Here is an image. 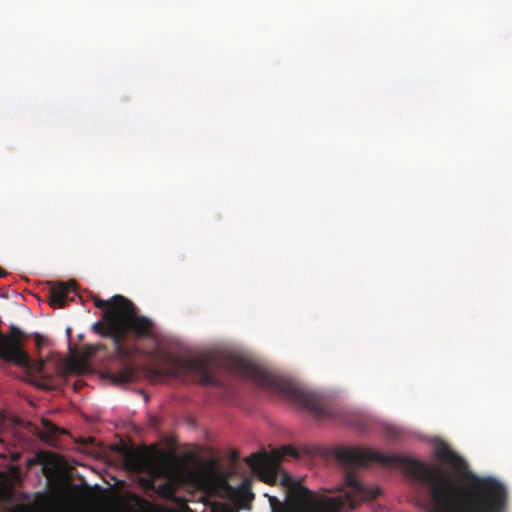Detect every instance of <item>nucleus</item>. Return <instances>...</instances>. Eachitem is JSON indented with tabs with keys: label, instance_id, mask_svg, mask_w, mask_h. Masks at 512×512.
<instances>
[{
	"label": "nucleus",
	"instance_id": "20e7f679",
	"mask_svg": "<svg viewBox=\"0 0 512 512\" xmlns=\"http://www.w3.org/2000/svg\"><path fill=\"white\" fill-rule=\"evenodd\" d=\"M12 336L0 332V357L8 362H13L22 367L29 375L46 380L52 377L43 359L31 360L29 355L22 349L20 338L24 332L16 325H10Z\"/></svg>",
	"mask_w": 512,
	"mask_h": 512
},
{
	"label": "nucleus",
	"instance_id": "0eeeda50",
	"mask_svg": "<svg viewBox=\"0 0 512 512\" xmlns=\"http://www.w3.org/2000/svg\"><path fill=\"white\" fill-rule=\"evenodd\" d=\"M382 432L387 439L390 440H403L406 436V430L400 426L389 422H383Z\"/></svg>",
	"mask_w": 512,
	"mask_h": 512
},
{
	"label": "nucleus",
	"instance_id": "39448f33",
	"mask_svg": "<svg viewBox=\"0 0 512 512\" xmlns=\"http://www.w3.org/2000/svg\"><path fill=\"white\" fill-rule=\"evenodd\" d=\"M70 292H73L76 294L74 290V283H63V282H57L55 283L49 293V299L50 303L53 307H63L65 304V301L68 298V294Z\"/></svg>",
	"mask_w": 512,
	"mask_h": 512
},
{
	"label": "nucleus",
	"instance_id": "f8f14e48",
	"mask_svg": "<svg viewBox=\"0 0 512 512\" xmlns=\"http://www.w3.org/2000/svg\"><path fill=\"white\" fill-rule=\"evenodd\" d=\"M100 324H101V322H100V321H97V322L93 323V325H92V330H93V331L98 332V331H99V325H100Z\"/></svg>",
	"mask_w": 512,
	"mask_h": 512
},
{
	"label": "nucleus",
	"instance_id": "9b49d317",
	"mask_svg": "<svg viewBox=\"0 0 512 512\" xmlns=\"http://www.w3.org/2000/svg\"><path fill=\"white\" fill-rule=\"evenodd\" d=\"M208 512H234L229 507L225 505H214L212 506Z\"/></svg>",
	"mask_w": 512,
	"mask_h": 512
},
{
	"label": "nucleus",
	"instance_id": "1a4fd4ad",
	"mask_svg": "<svg viewBox=\"0 0 512 512\" xmlns=\"http://www.w3.org/2000/svg\"><path fill=\"white\" fill-rule=\"evenodd\" d=\"M112 338H113L115 348L121 356H123V357L128 356L131 353L130 349L125 347L124 338L121 333H117V334L113 335Z\"/></svg>",
	"mask_w": 512,
	"mask_h": 512
},
{
	"label": "nucleus",
	"instance_id": "2eb2a0df",
	"mask_svg": "<svg viewBox=\"0 0 512 512\" xmlns=\"http://www.w3.org/2000/svg\"><path fill=\"white\" fill-rule=\"evenodd\" d=\"M238 458V455L236 453H233V459L236 461Z\"/></svg>",
	"mask_w": 512,
	"mask_h": 512
},
{
	"label": "nucleus",
	"instance_id": "7ed1b4c3",
	"mask_svg": "<svg viewBox=\"0 0 512 512\" xmlns=\"http://www.w3.org/2000/svg\"><path fill=\"white\" fill-rule=\"evenodd\" d=\"M222 357L232 374L245 378L268 392L283 396L317 418L337 417L336 411L331 406L330 391L308 387L231 348L225 349Z\"/></svg>",
	"mask_w": 512,
	"mask_h": 512
},
{
	"label": "nucleus",
	"instance_id": "4468645a",
	"mask_svg": "<svg viewBox=\"0 0 512 512\" xmlns=\"http://www.w3.org/2000/svg\"><path fill=\"white\" fill-rule=\"evenodd\" d=\"M70 331H71V330H70V328L68 327V328L66 329V333H67L68 337L70 336Z\"/></svg>",
	"mask_w": 512,
	"mask_h": 512
},
{
	"label": "nucleus",
	"instance_id": "dca6fc26",
	"mask_svg": "<svg viewBox=\"0 0 512 512\" xmlns=\"http://www.w3.org/2000/svg\"><path fill=\"white\" fill-rule=\"evenodd\" d=\"M0 298H6V295L3 293H0Z\"/></svg>",
	"mask_w": 512,
	"mask_h": 512
},
{
	"label": "nucleus",
	"instance_id": "9d476101",
	"mask_svg": "<svg viewBox=\"0 0 512 512\" xmlns=\"http://www.w3.org/2000/svg\"><path fill=\"white\" fill-rule=\"evenodd\" d=\"M132 378V373L129 371L120 372L113 376L115 383H127Z\"/></svg>",
	"mask_w": 512,
	"mask_h": 512
},
{
	"label": "nucleus",
	"instance_id": "423d86ee",
	"mask_svg": "<svg viewBox=\"0 0 512 512\" xmlns=\"http://www.w3.org/2000/svg\"><path fill=\"white\" fill-rule=\"evenodd\" d=\"M125 464L133 472H145L149 469L147 456L140 451H129L125 455Z\"/></svg>",
	"mask_w": 512,
	"mask_h": 512
},
{
	"label": "nucleus",
	"instance_id": "6e6552de",
	"mask_svg": "<svg viewBox=\"0 0 512 512\" xmlns=\"http://www.w3.org/2000/svg\"><path fill=\"white\" fill-rule=\"evenodd\" d=\"M236 493L245 501H250L253 498V493L250 489V480L245 478L236 488Z\"/></svg>",
	"mask_w": 512,
	"mask_h": 512
},
{
	"label": "nucleus",
	"instance_id": "f03ea898",
	"mask_svg": "<svg viewBox=\"0 0 512 512\" xmlns=\"http://www.w3.org/2000/svg\"><path fill=\"white\" fill-rule=\"evenodd\" d=\"M119 303L123 313L127 314V326L134 335L145 341L143 353L164 365V371L169 376L186 379L191 378L202 385L219 386L218 379L211 373L208 360L203 357H186L190 347L178 336L158 327L146 316L134 315L135 307L132 302L121 295L110 299H95L98 308L110 303Z\"/></svg>",
	"mask_w": 512,
	"mask_h": 512
},
{
	"label": "nucleus",
	"instance_id": "f257e3e1",
	"mask_svg": "<svg viewBox=\"0 0 512 512\" xmlns=\"http://www.w3.org/2000/svg\"><path fill=\"white\" fill-rule=\"evenodd\" d=\"M434 455L449 465L454 473L440 466L426 464L410 456L388 455L356 447L336 448L335 459L347 471L344 474L343 494L328 496L317 494L302 486L290 474L281 470L279 463L285 456L297 458L298 451L289 445L270 452H259V474L268 481H276L287 489L285 503L277 497L269 498L271 512H341L354 509L359 501L371 500L380 493L379 487L365 485L349 468L376 461L397 466L427 495V512H502L505 508L507 488L492 476L481 477L469 470L464 458L440 438L429 439Z\"/></svg>",
	"mask_w": 512,
	"mask_h": 512
},
{
	"label": "nucleus",
	"instance_id": "ddd939ff",
	"mask_svg": "<svg viewBox=\"0 0 512 512\" xmlns=\"http://www.w3.org/2000/svg\"><path fill=\"white\" fill-rule=\"evenodd\" d=\"M7 275V273L0 268V278H3Z\"/></svg>",
	"mask_w": 512,
	"mask_h": 512
}]
</instances>
